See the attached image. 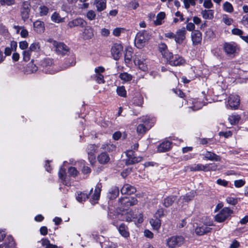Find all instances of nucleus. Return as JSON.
Masks as SVG:
<instances>
[{
    "mask_svg": "<svg viewBox=\"0 0 248 248\" xmlns=\"http://www.w3.org/2000/svg\"><path fill=\"white\" fill-rule=\"evenodd\" d=\"M33 60H31V62L28 64L26 69V72L28 74L36 72L38 70V67L35 64L33 63Z\"/></svg>",
    "mask_w": 248,
    "mask_h": 248,
    "instance_id": "nucleus-30",
    "label": "nucleus"
},
{
    "mask_svg": "<svg viewBox=\"0 0 248 248\" xmlns=\"http://www.w3.org/2000/svg\"><path fill=\"white\" fill-rule=\"evenodd\" d=\"M142 158L140 156H135V155L126 160V164L127 165H133L138 163L142 160Z\"/></svg>",
    "mask_w": 248,
    "mask_h": 248,
    "instance_id": "nucleus-28",
    "label": "nucleus"
},
{
    "mask_svg": "<svg viewBox=\"0 0 248 248\" xmlns=\"http://www.w3.org/2000/svg\"><path fill=\"white\" fill-rule=\"evenodd\" d=\"M219 136H223L226 138L231 137L232 135V132L231 131H228L226 132H220L218 134Z\"/></svg>",
    "mask_w": 248,
    "mask_h": 248,
    "instance_id": "nucleus-57",
    "label": "nucleus"
},
{
    "mask_svg": "<svg viewBox=\"0 0 248 248\" xmlns=\"http://www.w3.org/2000/svg\"><path fill=\"white\" fill-rule=\"evenodd\" d=\"M31 53L29 49L23 52V59L25 62H28L30 60Z\"/></svg>",
    "mask_w": 248,
    "mask_h": 248,
    "instance_id": "nucleus-41",
    "label": "nucleus"
},
{
    "mask_svg": "<svg viewBox=\"0 0 248 248\" xmlns=\"http://www.w3.org/2000/svg\"><path fill=\"white\" fill-rule=\"evenodd\" d=\"M241 22L244 26L248 28V14L243 16Z\"/></svg>",
    "mask_w": 248,
    "mask_h": 248,
    "instance_id": "nucleus-61",
    "label": "nucleus"
},
{
    "mask_svg": "<svg viewBox=\"0 0 248 248\" xmlns=\"http://www.w3.org/2000/svg\"><path fill=\"white\" fill-rule=\"evenodd\" d=\"M19 46L21 49H25L28 48V43L26 41H21L19 42Z\"/></svg>",
    "mask_w": 248,
    "mask_h": 248,
    "instance_id": "nucleus-63",
    "label": "nucleus"
},
{
    "mask_svg": "<svg viewBox=\"0 0 248 248\" xmlns=\"http://www.w3.org/2000/svg\"><path fill=\"white\" fill-rule=\"evenodd\" d=\"M205 171H215L217 168V165L215 163H210L205 165Z\"/></svg>",
    "mask_w": 248,
    "mask_h": 248,
    "instance_id": "nucleus-42",
    "label": "nucleus"
},
{
    "mask_svg": "<svg viewBox=\"0 0 248 248\" xmlns=\"http://www.w3.org/2000/svg\"><path fill=\"white\" fill-rule=\"evenodd\" d=\"M184 238L182 236H173L167 240V246L170 248H176L182 246L184 242Z\"/></svg>",
    "mask_w": 248,
    "mask_h": 248,
    "instance_id": "nucleus-3",
    "label": "nucleus"
},
{
    "mask_svg": "<svg viewBox=\"0 0 248 248\" xmlns=\"http://www.w3.org/2000/svg\"><path fill=\"white\" fill-rule=\"evenodd\" d=\"M166 15L164 12H161L158 13L156 16V19L154 21L155 25H160L162 24V20L165 17Z\"/></svg>",
    "mask_w": 248,
    "mask_h": 248,
    "instance_id": "nucleus-31",
    "label": "nucleus"
},
{
    "mask_svg": "<svg viewBox=\"0 0 248 248\" xmlns=\"http://www.w3.org/2000/svg\"><path fill=\"white\" fill-rule=\"evenodd\" d=\"M98 162L102 164L108 163L110 160L109 155L106 152H102L97 156Z\"/></svg>",
    "mask_w": 248,
    "mask_h": 248,
    "instance_id": "nucleus-22",
    "label": "nucleus"
},
{
    "mask_svg": "<svg viewBox=\"0 0 248 248\" xmlns=\"http://www.w3.org/2000/svg\"><path fill=\"white\" fill-rule=\"evenodd\" d=\"M158 49L161 53L166 51L168 49L167 46L164 43H161L159 45Z\"/></svg>",
    "mask_w": 248,
    "mask_h": 248,
    "instance_id": "nucleus-62",
    "label": "nucleus"
},
{
    "mask_svg": "<svg viewBox=\"0 0 248 248\" xmlns=\"http://www.w3.org/2000/svg\"><path fill=\"white\" fill-rule=\"evenodd\" d=\"M222 20L224 23L227 25H231L233 22L232 19L228 17L226 15L223 16Z\"/></svg>",
    "mask_w": 248,
    "mask_h": 248,
    "instance_id": "nucleus-54",
    "label": "nucleus"
},
{
    "mask_svg": "<svg viewBox=\"0 0 248 248\" xmlns=\"http://www.w3.org/2000/svg\"><path fill=\"white\" fill-rule=\"evenodd\" d=\"M96 81L99 84L104 83V76L101 74H97L96 76Z\"/></svg>",
    "mask_w": 248,
    "mask_h": 248,
    "instance_id": "nucleus-56",
    "label": "nucleus"
},
{
    "mask_svg": "<svg viewBox=\"0 0 248 248\" xmlns=\"http://www.w3.org/2000/svg\"><path fill=\"white\" fill-rule=\"evenodd\" d=\"M86 16H87V17L90 20H94L95 18L96 14H95L94 11H93V10H89L87 12Z\"/></svg>",
    "mask_w": 248,
    "mask_h": 248,
    "instance_id": "nucleus-49",
    "label": "nucleus"
},
{
    "mask_svg": "<svg viewBox=\"0 0 248 248\" xmlns=\"http://www.w3.org/2000/svg\"><path fill=\"white\" fill-rule=\"evenodd\" d=\"M101 148L108 152H111L116 150V146L113 144L108 143L102 145Z\"/></svg>",
    "mask_w": 248,
    "mask_h": 248,
    "instance_id": "nucleus-32",
    "label": "nucleus"
},
{
    "mask_svg": "<svg viewBox=\"0 0 248 248\" xmlns=\"http://www.w3.org/2000/svg\"><path fill=\"white\" fill-rule=\"evenodd\" d=\"M176 199V196H168L164 199L163 204L166 207H169L173 204Z\"/></svg>",
    "mask_w": 248,
    "mask_h": 248,
    "instance_id": "nucleus-26",
    "label": "nucleus"
},
{
    "mask_svg": "<svg viewBox=\"0 0 248 248\" xmlns=\"http://www.w3.org/2000/svg\"><path fill=\"white\" fill-rule=\"evenodd\" d=\"M171 147V142L169 141L163 142L157 147L158 152H166Z\"/></svg>",
    "mask_w": 248,
    "mask_h": 248,
    "instance_id": "nucleus-23",
    "label": "nucleus"
},
{
    "mask_svg": "<svg viewBox=\"0 0 248 248\" xmlns=\"http://www.w3.org/2000/svg\"><path fill=\"white\" fill-rule=\"evenodd\" d=\"M150 223L155 230H157L160 227V220L158 219H152L150 221Z\"/></svg>",
    "mask_w": 248,
    "mask_h": 248,
    "instance_id": "nucleus-39",
    "label": "nucleus"
},
{
    "mask_svg": "<svg viewBox=\"0 0 248 248\" xmlns=\"http://www.w3.org/2000/svg\"><path fill=\"white\" fill-rule=\"evenodd\" d=\"M223 10L228 13H232L233 11L232 5L229 2H225L223 5Z\"/></svg>",
    "mask_w": 248,
    "mask_h": 248,
    "instance_id": "nucleus-37",
    "label": "nucleus"
},
{
    "mask_svg": "<svg viewBox=\"0 0 248 248\" xmlns=\"http://www.w3.org/2000/svg\"><path fill=\"white\" fill-rule=\"evenodd\" d=\"M240 119V117L237 115L230 116L228 120L232 125H234L238 123Z\"/></svg>",
    "mask_w": 248,
    "mask_h": 248,
    "instance_id": "nucleus-34",
    "label": "nucleus"
},
{
    "mask_svg": "<svg viewBox=\"0 0 248 248\" xmlns=\"http://www.w3.org/2000/svg\"><path fill=\"white\" fill-rule=\"evenodd\" d=\"M30 6V3L28 1H24L22 3L20 8V14L22 19L24 21H26L29 18Z\"/></svg>",
    "mask_w": 248,
    "mask_h": 248,
    "instance_id": "nucleus-8",
    "label": "nucleus"
},
{
    "mask_svg": "<svg viewBox=\"0 0 248 248\" xmlns=\"http://www.w3.org/2000/svg\"><path fill=\"white\" fill-rule=\"evenodd\" d=\"M102 188V185L101 183H98L95 188L94 193L91 195L93 192V189L92 188L90 190L89 195H87L84 193H80L78 194L76 197L77 200L79 202H82L85 201L87 199L90 198V202L93 205H94L97 203V201L99 199L100 196V192Z\"/></svg>",
    "mask_w": 248,
    "mask_h": 248,
    "instance_id": "nucleus-1",
    "label": "nucleus"
},
{
    "mask_svg": "<svg viewBox=\"0 0 248 248\" xmlns=\"http://www.w3.org/2000/svg\"><path fill=\"white\" fill-rule=\"evenodd\" d=\"M195 25L192 22L187 23L186 24V29L189 31H194L195 29Z\"/></svg>",
    "mask_w": 248,
    "mask_h": 248,
    "instance_id": "nucleus-64",
    "label": "nucleus"
},
{
    "mask_svg": "<svg viewBox=\"0 0 248 248\" xmlns=\"http://www.w3.org/2000/svg\"><path fill=\"white\" fill-rule=\"evenodd\" d=\"M213 5L211 0H204L203 2V6L207 9H210L213 7Z\"/></svg>",
    "mask_w": 248,
    "mask_h": 248,
    "instance_id": "nucleus-58",
    "label": "nucleus"
},
{
    "mask_svg": "<svg viewBox=\"0 0 248 248\" xmlns=\"http://www.w3.org/2000/svg\"><path fill=\"white\" fill-rule=\"evenodd\" d=\"M195 196V194L193 191H191L186 193L185 196H183V201L185 202H188L192 200Z\"/></svg>",
    "mask_w": 248,
    "mask_h": 248,
    "instance_id": "nucleus-35",
    "label": "nucleus"
},
{
    "mask_svg": "<svg viewBox=\"0 0 248 248\" xmlns=\"http://www.w3.org/2000/svg\"><path fill=\"white\" fill-rule=\"evenodd\" d=\"M30 51H31L32 52H38L40 51V46L39 43L37 42H34L31 44L29 48Z\"/></svg>",
    "mask_w": 248,
    "mask_h": 248,
    "instance_id": "nucleus-33",
    "label": "nucleus"
},
{
    "mask_svg": "<svg viewBox=\"0 0 248 248\" xmlns=\"http://www.w3.org/2000/svg\"><path fill=\"white\" fill-rule=\"evenodd\" d=\"M134 218V215L131 211H130L129 212H127L126 214H125L124 217V219H125V221L127 222L132 221L133 218Z\"/></svg>",
    "mask_w": 248,
    "mask_h": 248,
    "instance_id": "nucleus-43",
    "label": "nucleus"
},
{
    "mask_svg": "<svg viewBox=\"0 0 248 248\" xmlns=\"http://www.w3.org/2000/svg\"><path fill=\"white\" fill-rule=\"evenodd\" d=\"M228 102L231 108H236L240 103L239 96L237 95L231 94L229 97Z\"/></svg>",
    "mask_w": 248,
    "mask_h": 248,
    "instance_id": "nucleus-12",
    "label": "nucleus"
},
{
    "mask_svg": "<svg viewBox=\"0 0 248 248\" xmlns=\"http://www.w3.org/2000/svg\"><path fill=\"white\" fill-rule=\"evenodd\" d=\"M119 189L117 187H115L109 192V198L110 199H115L119 195Z\"/></svg>",
    "mask_w": 248,
    "mask_h": 248,
    "instance_id": "nucleus-44",
    "label": "nucleus"
},
{
    "mask_svg": "<svg viewBox=\"0 0 248 248\" xmlns=\"http://www.w3.org/2000/svg\"><path fill=\"white\" fill-rule=\"evenodd\" d=\"M121 192L122 194L131 195L136 192V188L134 186L126 184L122 187Z\"/></svg>",
    "mask_w": 248,
    "mask_h": 248,
    "instance_id": "nucleus-16",
    "label": "nucleus"
},
{
    "mask_svg": "<svg viewBox=\"0 0 248 248\" xmlns=\"http://www.w3.org/2000/svg\"><path fill=\"white\" fill-rule=\"evenodd\" d=\"M16 244L13 237L9 235L6 237L5 242L3 244L0 245V248H15Z\"/></svg>",
    "mask_w": 248,
    "mask_h": 248,
    "instance_id": "nucleus-15",
    "label": "nucleus"
},
{
    "mask_svg": "<svg viewBox=\"0 0 248 248\" xmlns=\"http://www.w3.org/2000/svg\"><path fill=\"white\" fill-rule=\"evenodd\" d=\"M15 3V0H0V6H11L14 4Z\"/></svg>",
    "mask_w": 248,
    "mask_h": 248,
    "instance_id": "nucleus-47",
    "label": "nucleus"
},
{
    "mask_svg": "<svg viewBox=\"0 0 248 248\" xmlns=\"http://www.w3.org/2000/svg\"><path fill=\"white\" fill-rule=\"evenodd\" d=\"M95 146L94 144H89L88 146L87 151L89 155H93L95 152Z\"/></svg>",
    "mask_w": 248,
    "mask_h": 248,
    "instance_id": "nucleus-52",
    "label": "nucleus"
},
{
    "mask_svg": "<svg viewBox=\"0 0 248 248\" xmlns=\"http://www.w3.org/2000/svg\"><path fill=\"white\" fill-rule=\"evenodd\" d=\"M133 101L137 106H141L143 102V97L141 96H136L134 98Z\"/></svg>",
    "mask_w": 248,
    "mask_h": 248,
    "instance_id": "nucleus-46",
    "label": "nucleus"
},
{
    "mask_svg": "<svg viewBox=\"0 0 248 248\" xmlns=\"http://www.w3.org/2000/svg\"><path fill=\"white\" fill-rule=\"evenodd\" d=\"M212 230L211 228L207 227L205 225H202L198 227L195 229V233L199 235H202L208 233Z\"/></svg>",
    "mask_w": 248,
    "mask_h": 248,
    "instance_id": "nucleus-19",
    "label": "nucleus"
},
{
    "mask_svg": "<svg viewBox=\"0 0 248 248\" xmlns=\"http://www.w3.org/2000/svg\"><path fill=\"white\" fill-rule=\"evenodd\" d=\"M118 229L120 234L124 237L127 238L129 236L128 227L124 223H121L118 227Z\"/></svg>",
    "mask_w": 248,
    "mask_h": 248,
    "instance_id": "nucleus-18",
    "label": "nucleus"
},
{
    "mask_svg": "<svg viewBox=\"0 0 248 248\" xmlns=\"http://www.w3.org/2000/svg\"><path fill=\"white\" fill-rule=\"evenodd\" d=\"M121 204V208L123 210H126L127 208L137 204L138 200L135 197H123L119 200Z\"/></svg>",
    "mask_w": 248,
    "mask_h": 248,
    "instance_id": "nucleus-4",
    "label": "nucleus"
},
{
    "mask_svg": "<svg viewBox=\"0 0 248 248\" xmlns=\"http://www.w3.org/2000/svg\"><path fill=\"white\" fill-rule=\"evenodd\" d=\"M217 183L218 185L223 186H227L228 184V182L224 179H218L217 181Z\"/></svg>",
    "mask_w": 248,
    "mask_h": 248,
    "instance_id": "nucleus-59",
    "label": "nucleus"
},
{
    "mask_svg": "<svg viewBox=\"0 0 248 248\" xmlns=\"http://www.w3.org/2000/svg\"><path fill=\"white\" fill-rule=\"evenodd\" d=\"M232 33L234 35H239L241 37L242 36L243 31L237 28H235L232 30Z\"/></svg>",
    "mask_w": 248,
    "mask_h": 248,
    "instance_id": "nucleus-60",
    "label": "nucleus"
},
{
    "mask_svg": "<svg viewBox=\"0 0 248 248\" xmlns=\"http://www.w3.org/2000/svg\"><path fill=\"white\" fill-rule=\"evenodd\" d=\"M40 9V15L41 16H46L48 12V8L46 6H41Z\"/></svg>",
    "mask_w": 248,
    "mask_h": 248,
    "instance_id": "nucleus-48",
    "label": "nucleus"
},
{
    "mask_svg": "<svg viewBox=\"0 0 248 248\" xmlns=\"http://www.w3.org/2000/svg\"><path fill=\"white\" fill-rule=\"evenodd\" d=\"M161 54L164 58L166 59L168 62L169 61L171 57H172L173 55L171 52L169 51L168 49L161 53Z\"/></svg>",
    "mask_w": 248,
    "mask_h": 248,
    "instance_id": "nucleus-51",
    "label": "nucleus"
},
{
    "mask_svg": "<svg viewBox=\"0 0 248 248\" xmlns=\"http://www.w3.org/2000/svg\"><path fill=\"white\" fill-rule=\"evenodd\" d=\"M137 63L139 65V68L142 70V71H146L147 70V65H145L140 60H137Z\"/></svg>",
    "mask_w": 248,
    "mask_h": 248,
    "instance_id": "nucleus-53",
    "label": "nucleus"
},
{
    "mask_svg": "<svg viewBox=\"0 0 248 248\" xmlns=\"http://www.w3.org/2000/svg\"><path fill=\"white\" fill-rule=\"evenodd\" d=\"M94 4L97 8V10L98 12H101L106 8V0H95Z\"/></svg>",
    "mask_w": 248,
    "mask_h": 248,
    "instance_id": "nucleus-25",
    "label": "nucleus"
},
{
    "mask_svg": "<svg viewBox=\"0 0 248 248\" xmlns=\"http://www.w3.org/2000/svg\"><path fill=\"white\" fill-rule=\"evenodd\" d=\"M116 92L117 94L120 96L124 97L126 96V92L125 90L124 87L123 86L118 87Z\"/></svg>",
    "mask_w": 248,
    "mask_h": 248,
    "instance_id": "nucleus-38",
    "label": "nucleus"
},
{
    "mask_svg": "<svg viewBox=\"0 0 248 248\" xmlns=\"http://www.w3.org/2000/svg\"><path fill=\"white\" fill-rule=\"evenodd\" d=\"M119 77L122 80L125 81H130L132 78V76L127 73H123L120 74Z\"/></svg>",
    "mask_w": 248,
    "mask_h": 248,
    "instance_id": "nucleus-40",
    "label": "nucleus"
},
{
    "mask_svg": "<svg viewBox=\"0 0 248 248\" xmlns=\"http://www.w3.org/2000/svg\"><path fill=\"white\" fill-rule=\"evenodd\" d=\"M68 173L71 176L75 177L78 174V171L77 170L76 168L71 167L68 169Z\"/></svg>",
    "mask_w": 248,
    "mask_h": 248,
    "instance_id": "nucleus-45",
    "label": "nucleus"
},
{
    "mask_svg": "<svg viewBox=\"0 0 248 248\" xmlns=\"http://www.w3.org/2000/svg\"><path fill=\"white\" fill-rule=\"evenodd\" d=\"M85 24L86 22L82 18H78L69 22L68 26L70 28L77 26L83 27Z\"/></svg>",
    "mask_w": 248,
    "mask_h": 248,
    "instance_id": "nucleus-17",
    "label": "nucleus"
},
{
    "mask_svg": "<svg viewBox=\"0 0 248 248\" xmlns=\"http://www.w3.org/2000/svg\"><path fill=\"white\" fill-rule=\"evenodd\" d=\"M186 30L185 27L179 29L175 34V41L178 44H181L186 39Z\"/></svg>",
    "mask_w": 248,
    "mask_h": 248,
    "instance_id": "nucleus-9",
    "label": "nucleus"
},
{
    "mask_svg": "<svg viewBox=\"0 0 248 248\" xmlns=\"http://www.w3.org/2000/svg\"><path fill=\"white\" fill-rule=\"evenodd\" d=\"M233 213V211L229 208H223L220 212L215 216V220L218 222L224 221Z\"/></svg>",
    "mask_w": 248,
    "mask_h": 248,
    "instance_id": "nucleus-5",
    "label": "nucleus"
},
{
    "mask_svg": "<svg viewBox=\"0 0 248 248\" xmlns=\"http://www.w3.org/2000/svg\"><path fill=\"white\" fill-rule=\"evenodd\" d=\"M190 170L191 171H200L203 170L205 171V165L201 164L195 165L194 166L190 168Z\"/></svg>",
    "mask_w": 248,
    "mask_h": 248,
    "instance_id": "nucleus-36",
    "label": "nucleus"
},
{
    "mask_svg": "<svg viewBox=\"0 0 248 248\" xmlns=\"http://www.w3.org/2000/svg\"><path fill=\"white\" fill-rule=\"evenodd\" d=\"M141 122L143 123L140 124L137 127V132L140 134H144L147 130L152 126V124H149L150 120L149 118H143Z\"/></svg>",
    "mask_w": 248,
    "mask_h": 248,
    "instance_id": "nucleus-6",
    "label": "nucleus"
},
{
    "mask_svg": "<svg viewBox=\"0 0 248 248\" xmlns=\"http://www.w3.org/2000/svg\"><path fill=\"white\" fill-rule=\"evenodd\" d=\"M56 51L59 54L65 55L69 51V47L63 43H59L56 46Z\"/></svg>",
    "mask_w": 248,
    "mask_h": 248,
    "instance_id": "nucleus-14",
    "label": "nucleus"
},
{
    "mask_svg": "<svg viewBox=\"0 0 248 248\" xmlns=\"http://www.w3.org/2000/svg\"><path fill=\"white\" fill-rule=\"evenodd\" d=\"M204 158L211 161H220L221 160L220 156L209 151H207L204 154Z\"/></svg>",
    "mask_w": 248,
    "mask_h": 248,
    "instance_id": "nucleus-21",
    "label": "nucleus"
},
{
    "mask_svg": "<svg viewBox=\"0 0 248 248\" xmlns=\"http://www.w3.org/2000/svg\"><path fill=\"white\" fill-rule=\"evenodd\" d=\"M51 19L55 22L59 23L61 21V18L59 14L55 12L51 16Z\"/></svg>",
    "mask_w": 248,
    "mask_h": 248,
    "instance_id": "nucleus-50",
    "label": "nucleus"
},
{
    "mask_svg": "<svg viewBox=\"0 0 248 248\" xmlns=\"http://www.w3.org/2000/svg\"><path fill=\"white\" fill-rule=\"evenodd\" d=\"M133 52L131 47H127L125 49L124 61L125 63H129L132 59Z\"/></svg>",
    "mask_w": 248,
    "mask_h": 248,
    "instance_id": "nucleus-27",
    "label": "nucleus"
},
{
    "mask_svg": "<svg viewBox=\"0 0 248 248\" xmlns=\"http://www.w3.org/2000/svg\"><path fill=\"white\" fill-rule=\"evenodd\" d=\"M245 184V182L243 180H235L234 182V184L235 187H240L243 186Z\"/></svg>",
    "mask_w": 248,
    "mask_h": 248,
    "instance_id": "nucleus-55",
    "label": "nucleus"
},
{
    "mask_svg": "<svg viewBox=\"0 0 248 248\" xmlns=\"http://www.w3.org/2000/svg\"><path fill=\"white\" fill-rule=\"evenodd\" d=\"M94 30L93 29L90 27H86L83 32V36L85 39L88 40L92 38L94 36Z\"/></svg>",
    "mask_w": 248,
    "mask_h": 248,
    "instance_id": "nucleus-24",
    "label": "nucleus"
},
{
    "mask_svg": "<svg viewBox=\"0 0 248 248\" xmlns=\"http://www.w3.org/2000/svg\"><path fill=\"white\" fill-rule=\"evenodd\" d=\"M191 39L193 45L196 46L200 44L202 39V33L198 30H194L191 33Z\"/></svg>",
    "mask_w": 248,
    "mask_h": 248,
    "instance_id": "nucleus-13",
    "label": "nucleus"
},
{
    "mask_svg": "<svg viewBox=\"0 0 248 248\" xmlns=\"http://www.w3.org/2000/svg\"><path fill=\"white\" fill-rule=\"evenodd\" d=\"M202 17L204 19H211L214 17V11L212 10H204L201 12Z\"/></svg>",
    "mask_w": 248,
    "mask_h": 248,
    "instance_id": "nucleus-29",
    "label": "nucleus"
},
{
    "mask_svg": "<svg viewBox=\"0 0 248 248\" xmlns=\"http://www.w3.org/2000/svg\"><path fill=\"white\" fill-rule=\"evenodd\" d=\"M168 62L172 66H180L185 63V60L178 55H172Z\"/></svg>",
    "mask_w": 248,
    "mask_h": 248,
    "instance_id": "nucleus-10",
    "label": "nucleus"
},
{
    "mask_svg": "<svg viewBox=\"0 0 248 248\" xmlns=\"http://www.w3.org/2000/svg\"><path fill=\"white\" fill-rule=\"evenodd\" d=\"M151 37L150 31L146 30H143L137 33L135 44L137 47L141 48L147 44Z\"/></svg>",
    "mask_w": 248,
    "mask_h": 248,
    "instance_id": "nucleus-2",
    "label": "nucleus"
},
{
    "mask_svg": "<svg viewBox=\"0 0 248 248\" xmlns=\"http://www.w3.org/2000/svg\"><path fill=\"white\" fill-rule=\"evenodd\" d=\"M123 51V46L120 44H114L111 48V54L115 60H118L120 58Z\"/></svg>",
    "mask_w": 248,
    "mask_h": 248,
    "instance_id": "nucleus-7",
    "label": "nucleus"
},
{
    "mask_svg": "<svg viewBox=\"0 0 248 248\" xmlns=\"http://www.w3.org/2000/svg\"><path fill=\"white\" fill-rule=\"evenodd\" d=\"M237 45L234 43H225L223 45V48L225 53L228 55L234 54L236 51Z\"/></svg>",
    "mask_w": 248,
    "mask_h": 248,
    "instance_id": "nucleus-11",
    "label": "nucleus"
},
{
    "mask_svg": "<svg viewBox=\"0 0 248 248\" xmlns=\"http://www.w3.org/2000/svg\"><path fill=\"white\" fill-rule=\"evenodd\" d=\"M33 27L35 31L38 33H42L45 30V24L42 21L37 20L33 23Z\"/></svg>",
    "mask_w": 248,
    "mask_h": 248,
    "instance_id": "nucleus-20",
    "label": "nucleus"
}]
</instances>
